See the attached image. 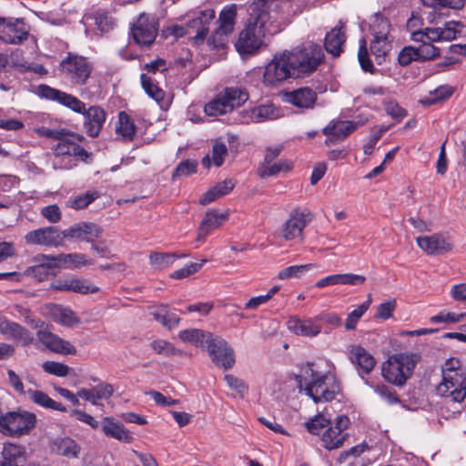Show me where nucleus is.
I'll return each instance as SVG.
<instances>
[{
    "label": "nucleus",
    "mask_w": 466,
    "mask_h": 466,
    "mask_svg": "<svg viewBox=\"0 0 466 466\" xmlns=\"http://www.w3.org/2000/svg\"><path fill=\"white\" fill-rule=\"evenodd\" d=\"M141 84L145 92L153 98L160 106L164 104L165 92L158 86H157L153 79L147 76L146 74H141Z\"/></svg>",
    "instance_id": "50"
},
{
    "label": "nucleus",
    "mask_w": 466,
    "mask_h": 466,
    "mask_svg": "<svg viewBox=\"0 0 466 466\" xmlns=\"http://www.w3.org/2000/svg\"><path fill=\"white\" fill-rule=\"evenodd\" d=\"M289 56L297 77L313 73L324 61L321 46L313 42L304 43L289 50Z\"/></svg>",
    "instance_id": "5"
},
{
    "label": "nucleus",
    "mask_w": 466,
    "mask_h": 466,
    "mask_svg": "<svg viewBox=\"0 0 466 466\" xmlns=\"http://www.w3.org/2000/svg\"><path fill=\"white\" fill-rule=\"evenodd\" d=\"M159 24L153 15L142 13L132 24L130 30L136 44L141 46H150L158 33Z\"/></svg>",
    "instance_id": "11"
},
{
    "label": "nucleus",
    "mask_w": 466,
    "mask_h": 466,
    "mask_svg": "<svg viewBox=\"0 0 466 466\" xmlns=\"http://www.w3.org/2000/svg\"><path fill=\"white\" fill-rule=\"evenodd\" d=\"M36 336L38 340L49 350L59 354H76V348L68 341L51 332L47 327L38 328Z\"/></svg>",
    "instance_id": "22"
},
{
    "label": "nucleus",
    "mask_w": 466,
    "mask_h": 466,
    "mask_svg": "<svg viewBox=\"0 0 466 466\" xmlns=\"http://www.w3.org/2000/svg\"><path fill=\"white\" fill-rule=\"evenodd\" d=\"M279 116L277 108L272 104H263L258 106L243 109L238 113V122L248 125L276 119Z\"/></svg>",
    "instance_id": "21"
},
{
    "label": "nucleus",
    "mask_w": 466,
    "mask_h": 466,
    "mask_svg": "<svg viewBox=\"0 0 466 466\" xmlns=\"http://www.w3.org/2000/svg\"><path fill=\"white\" fill-rule=\"evenodd\" d=\"M150 347L155 353L158 355H164L166 357L181 354L179 350H177L170 342L164 339L153 340L150 344Z\"/></svg>",
    "instance_id": "56"
},
{
    "label": "nucleus",
    "mask_w": 466,
    "mask_h": 466,
    "mask_svg": "<svg viewBox=\"0 0 466 466\" xmlns=\"http://www.w3.org/2000/svg\"><path fill=\"white\" fill-rule=\"evenodd\" d=\"M288 329L297 336L316 337L321 332V326L316 318L299 319L291 317L287 322Z\"/></svg>",
    "instance_id": "26"
},
{
    "label": "nucleus",
    "mask_w": 466,
    "mask_h": 466,
    "mask_svg": "<svg viewBox=\"0 0 466 466\" xmlns=\"http://www.w3.org/2000/svg\"><path fill=\"white\" fill-rule=\"evenodd\" d=\"M29 25L23 18L0 17V40L9 45H21L27 40Z\"/></svg>",
    "instance_id": "13"
},
{
    "label": "nucleus",
    "mask_w": 466,
    "mask_h": 466,
    "mask_svg": "<svg viewBox=\"0 0 466 466\" xmlns=\"http://www.w3.org/2000/svg\"><path fill=\"white\" fill-rule=\"evenodd\" d=\"M345 24L342 21L326 34L324 39L325 50L334 57L339 56L342 53L343 45L346 42V34L344 32Z\"/></svg>",
    "instance_id": "28"
},
{
    "label": "nucleus",
    "mask_w": 466,
    "mask_h": 466,
    "mask_svg": "<svg viewBox=\"0 0 466 466\" xmlns=\"http://www.w3.org/2000/svg\"><path fill=\"white\" fill-rule=\"evenodd\" d=\"M453 93V90L449 86H441L430 92L429 96L421 100V103L426 106L436 104L440 101L449 98Z\"/></svg>",
    "instance_id": "55"
},
{
    "label": "nucleus",
    "mask_w": 466,
    "mask_h": 466,
    "mask_svg": "<svg viewBox=\"0 0 466 466\" xmlns=\"http://www.w3.org/2000/svg\"><path fill=\"white\" fill-rule=\"evenodd\" d=\"M84 19L86 22H94L101 33L108 32L115 26V21L110 14L107 11L101 9L85 14Z\"/></svg>",
    "instance_id": "39"
},
{
    "label": "nucleus",
    "mask_w": 466,
    "mask_h": 466,
    "mask_svg": "<svg viewBox=\"0 0 466 466\" xmlns=\"http://www.w3.org/2000/svg\"><path fill=\"white\" fill-rule=\"evenodd\" d=\"M36 95L42 99L56 102L75 113L83 115L86 134L90 137L99 136L106 119V113L101 106H91L86 108V104L76 96L46 84L37 86Z\"/></svg>",
    "instance_id": "2"
},
{
    "label": "nucleus",
    "mask_w": 466,
    "mask_h": 466,
    "mask_svg": "<svg viewBox=\"0 0 466 466\" xmlns=\"http://www.w3.org/2000/svg\"><path fill=\"white\" fill-rule=\"evenodd\" d=\"M55 259L58 268L62 266L66 268H77L94 264L92 259L86 258V255L81 253L60 254L55 256Z\"/></svg>",
    "instance_id": "40"
},
{
    "label": "nucleus",
    "mask_w": 466,
    "mask_h": 466,
    "mask_svg": "<svg viewBox=\"0 0 466 466\" xmlns=\"http://www.w3.org/2000/svg\"><path fill=\"white\" fill-rule=\"evenodd\" d=\"M137 127L132 118L124 111L119 112L118 120L116 126V133L125 141H132L135 138Z\"/></svg>",
    "instance_id": "44"
},
{
    "label": "nucleus",
    "mask_w": 466,
    "mask_h": 466,
    "mask_svg": "<svg viewBox=\"0 0 466 466\" xmlns=\"http://www.w3.org/2000/svg\"><path fill=\"white\" fill-rule=\"evenodd\" d=\"M459 27H462L461 23L449 21L444 24L443 27H426L414 30L411 32L410 38L421 40L423 37H426L430 42L451 41L461 33Z\"/></svg>",
    "instance_id": "15"
},
{
    "label": "nucleus",
    "mask_w": 466,
    "mask_h": 466,
    "mask_svg": "<svg viewBox=\"0 0 466 466\" xmlns=\"http://www.w3.org/2000/svg\"><path fill=\"white\" fill-rule=\"evenodd\" d=\"M313 215L307 208H293L281 226L280 236L285 241L302 243L304 229L312 221Z\"/></svg>",
    "instance_id": "9"
},
{
    "label": "nucleus",
    "mask_w": 466,
    "mask_h": 466,
    "mask_svg": "<svg viewBox=\"0 0 466 466\" xmlns=\"http://www.w3.org/2000/svg\"><path fill=\"white\" fill-rule=\"evenodd\" d=\"M314 268L313 264H305V265H294L289 266L282 270H280L278 274V278L279 279H288L292 278H299L305 272Z\"/></svg>",
    "instance_id": "58"
},
{
    "label": "nucleus",
    "mask_w": 466,
    "mask_h": 466,
    "mask_svg": "<svg viewBox=\"0 0 466 466\" xmlns=\"http://www.w3.org/2000/svg\"><path fill=\"white\" fill-rule=\"evenodd\" d=\"M113 394V387L107 383H100L91 389H81L77 391V396L85 400L96 405L97 400H106Z\"/></svg>",
    "instance_id": "34"
},
{
    "label": "nucleus",
    "mask_w": 466,
    "mask_h": 466,
    "mask_svg": "<svg viewBox=\"0 0 466 466\" xmlns=\"http://www.w3.org/2000/svg\"><path fill=\"white\" fill-rule=\"evenodd\" d=\"M288 78H297L289 51L277 53L264 69L263 83L268 86H277Z\"/></svg>",
    "instance_id": "8"
},
{
    "label": "nucleus",
    "mask_w": 466,
    "mask_h": 466,
    "mask_svg": "<svg viewBox=\"0 0 466 466\" xmlns=\"http://www.w3.org/2000/svg\"><path fill=\"white\" fill-rule=\"evenodd\" d=\"M297 388L315 403L333 400L341 392L340 381L330 370H321L319 364L306 362L294 376Z\"/></svg>",
    "instance_id": "1"
},
{
    "label": "nucleus",
    "mask_w": 466,
    "mask_h": 466,
    "mask_svg": "<svg viewBox=\"0 0 466 466\" xmlns=\"http://www.w3.org/2000/svg\"><path fill=\"white\" fill-rule=\"evenodd\" d=\"M421 3L429 7H432V11L430 13H424L427 15L426 19L430 23H435L437 20V8L438 7H450L453 9H461L464 6L465 0H420Z\"/></svg>",
    "instance_id": "42"
},
{
    "label": "nucleus",
    "mask_w": 466,
    "mask_h": 466,
    "mask_svg": "<svg viewBox=\"0 0 466 466\" xmlns=\"http://www.w3.org/2000/svg\"><path fill=\"white\" fill-rule=\"evenodd\" d=\"M25 240L29 245H39L57 248L64 245V230L56 227H45L31 230L25 235Z\"/></svg>",
    "instance_id": "17"
},
{
    "label": "nucleus",
    "mask_w": 466,
    "mask_h": 466,
    "mask_svg": "<svg viewBox=\"0 0 466 466\" xmlns=\"http://www.w3.org/2000/svg\"><path fill=\"white\" fill-rule=\"evenodd\" d=\"M149 315L168 330L176 328L180 321L179 317L169 309L166 304L153 306L149 309Z\"/></svg>",
    "instance_id": "32"
},
{
    "label": "nucleus",
    "mask_w": 466,
    "mask_h": 466,
    "mask_svg": "<svg viewBox=\"0 0 466 466\" xmlns=\"http://www.w3.org/2000/svg\"><path fill=\"white\" fill-rule=\"evenodd\" d=\"M397 308V302L395 299H388L382 303H380L377 308V312L375 314L376 319H389L392 317L393 311Z\"/></svg>",
    "instance_id": "64"
},
{
    "label": "nucleus",
    "mask_w": 466,
    "mask_h": 466,
    "mask_svg": "<svg viewBox=\"0 0 466 466\" xmlns=\"http://www.w3.org/2000/svg\"><path fill=\"white\" fill-rule=\"evenodd\" d=\"M48 314L55 322H57L63 326L72 327L75 324L79 323V319L76 316L72 309L58 304L49 305Z\"/></svg>",
    "instance_id": "35"
},
{
    "label": "nucleus",
    "mask_w": 466,
    "mask_h": 466,
    "mask_svg": "<svg viewBox=\"0 0 466 466\" xmlns=\"http://www.w3.org/2000/svg\"><path fill=\"white\" fill-rule=\"evenodd\" d=\"M365 383L370 385L373 389L374 392L388 404L392 405L400 402V398L392 388L385 384L371 385L368 380H365Z\"/></svg>",
    "instance_id": "54"
},
{
    "label": "nucleus",
    "mask_w": 466,
    "mask_h": 466,
    "mask_svg": "<svg viewBox=\"0 0 466 466\" xmlns=\"http://www.w3.org/2000/svg\"><path fill=\"white\" fill-rule=\"evenodd\" d=\"M100 194L96 191H86L83 194L71 197L66 201V207L76 210L83 209L88 207L93 201L99 198Z\"/></svg>",
    "instance_id": "49"
},
{
    "label": "nucleus",
    "mask_w": 466,
    "mask_h": 466,
    "mask_svg": "<svg viewBox=\"0 0 466 466\" xmlns=\"http://www.w3.org/2000/svg\"><path fill=\"white\" fill-rule=\"evenodd\" d=\"M216 13L213 9L200 11L198 15L189 20L187 24V34L193 35L192 40L196 45L202 44L206 39L209 25L213 23Z\"/></svg>",
    "instance_id": "19"
},
{
    "label": "nucleus",
    "mask_w": 466,
    "mask_h": 466,
    "mask_svg": "<svg viewBox=\"0 0 466 466\" xmlns=\"http://www.w3.org/2000/svg\"><path fill=\"white\" fill-rule=\"evenodd\" d=\"M84 137L82 135L70 133L64 130L62 137L57 139V144L53 147L55 159L53 166L55 168H71L76 164L72 157H78L85 160L88 157V153L78 142H82Z\"/></svg>",
    "instance_id": "6"
},
{
    "label": "nucleus",
    "mask_w": 466,
    "mask_h": 466,
    "mask_svg": "<svg viewBox=\"0 0 466 466\" xmlns=\"http://www.w3.org/2000/svg\"><path fill=\"white\" fill-rule=\"evenodd\" d=\"M418 360L416 354H394L382 364V377L390 384L403 386L411 377Z\"/></svg>",
    "instance_id": "7"
},
{
    "label": "nucleus",
    "mask_w": 466,
    "mask_h": 466,
    "mask_svg": "<svg viewBox=\"0 0 466 466\" xmlns=\"http://www.w3.org/2000/svg\"><path fill=\"white\" fill-rule=\"evenodd\" d=\"M212 337L210 332L198 329H187L179 331L178 338L185 342H189L197 347L206 348L209 339Z\"/></svg>",
    "instance_id": "41"
},
{
    "label": "nucleus",
    "mask_w": 466,
    "mask_h": 466,
    "mask_svg": "<svg viewBox=\"0 0 466 466\" xmlns=\"http://www.w3.org/2000/svg\"><path fill=\"white\" fill-rule=\"evenodd\" d=\"M370 304V299L367 301L363 302L357 309L349 313L346 322L345 329L347 330H353L356 329V325L360 318L364 315V313L368 310Z\"/></svg>",
    "instance_id": "57"
},
{
    "label": "nucleus",
    "mask_w": 466,
    "mask_h": 466,
    "mask_svg": "<svg viewBox=\"0 0 466 466\" xmlns=\"http://www.w3.org/2000/svg\"><path fill=\"white\" fill-rule=\"evenodd\" d=\"M186 257L177 253L157 252L149 254L148 259L150 266L156 270H163L171 266L177 259Z\"/></svg>",
    "instance_id": "43"
},
{
    "label": "nucleus",
    "mask_w": 466,
    "mask_h": 466,
    "mask_svg": "<svg viewBox=\"0 0 466 466\" xmlns=\"http://www.w3.org/2000/svg\"><path fill=\"white\" fill-rule=\"evenodd\" d=\"M316 100L317 94L309 87H300L286 95V101L299 108H313Z\"/></svg>",
    "instance_id": "30"
},
{
    "label": "nucleus",
    "mask_w": 466,
    "mask_h": 466,
    "mask_svg": "<svg viewBox=\"0 0 466 466\" xmlns=\"http://www.w3.org/2000/svg\"><path fill=\"white\" fill-rule=\"evenodd\" d=\"M101 430L107 437L123 442H131L132 435L124 426L111 417H105L101 422Z\"/></svg>",
    "instance_id": "33"
},
{
    "label": "nucleus",
    "mask_w": 466,
    "mask_h": 466,
    "mask_svg": "<svg viewBox=\"0 0 466 466\" xmlns=\"http://www.w3.org/2000/svg\"><path fill=\"white\" fill-rule=\"evenodd\" d=\"M60 70L73 85H86L89 79L93 66L85 56L73 53H67V56L60 62Z\"/></svg>",
    "instance_id": "10"
},
{
    "label": "nucleus",
    "mask_w": 466,
    "mask_h": 466,
    "mask_svg": "<svg viewBox=\"0 0 466 466\" xmlns=\"http://www.w3.org/2000/svg\"><path fill=\"white\" fill-rule=\"evenodd\" d=\"M357 127L358 125L353 121L331 120L322 129V133L328 137L325 140V145L330 146L338 141L344 140Z\"/></svg>",
    "instance_id": "25"
},
{
    "label": "nucleus",
    "mask_w": 466,
    "mask_h": 466,
    "mask_svg": "<svg viewBox=\"0 0 466 466\" xmlns=\"http://www.w3.org/2000/svg\"><path fill=\"white\" fill-rule=\"evenodd\" d=\"M49 289L56 291L74 292L82 295L98 291V288L88 280L68 275L52 281Z\"/></svg>",
    "instance_id": "18"
},
{
    "label": "nucleus",
    "mask_w": 466,
    "mask_h": 466,
    "mask_svg": "<svg viewBox=\"0 0 466 466\" xmlns=\"http://www.w3.org/2000/svg\"><path fill=\"white\" fill-rule=\"evenodd\" d=\"M0 334L7 339H13L22 346H28L34 341V335L17 322L9 320L4 315H0Z\"/></svg>",
    "instance_id": "23"
},
{
    "label": "nucleus",
    "mask_w": 466,
    "mask_h": 466,
    "mask_svg": "<svg viewBox=\"0 0 466 466\" xmlns=\"http://www.w3.org/2000/svg\"><path fill=\"white\" fill-rule=\"evenodd\" d=\"M349 425L350 420L347 416L336 417L334 424H329L321 434L323 447L329 451L340 448L348 437V433L343 431Z\"/></svg>",
    "instance_id": "16"
},
{
    "label": "nucleus",
    "mask_w": 466,
    "mask_h": 466,
    "mask_svg": "<svg viewBox=\"0 0 466 466\" xmlns=\"http://www.w3.org/2000/svg\"><path fill=\"white\" fill-rule=\"evenodd\" d=\"M350 358L362 378H364V375H368L376 364L374 357L360 346H355L351 349Z\"/></svg>",
    "instance_id": "29"
},
{
    "label": "nucleus",
    "mask_w": 466,
    "mask_h": 466,
    "mask_svg": "<svg viewBox=\"0 0 466 466\" xmlns=\"http://www.w3.org/2000/svg\"><path fill=\"white\" fill-rule=\"evenodd\" d=\"M25 461V451L21 446L13 443L5 444L0 466H23Z\"/></svg>",
    "instance_id": "37"
},
{
    "label": "nucleus",
    "mask_w": 466,
    "mask_h": 466,
    "mask_svg": "<svg viewBox=\"0 0 466 466\" xmlns=\"http://www.w3.org/2000/svg\"><path fill=\"white\" fill-rule=\"evenodd\" d=\"M30 399L39 406L59 411H66V408L60 402L52 400L47 394L40 390H28Z\"/></svg>",
    "instance_id": "46"
},
{
    "label": "nucleus",
    "mask_w": 466,
    "mask_h": 466,
    "mask_svg": "<svg viewBox=\"0 0 466 466\" xmlns=\"http://www.w3.org/2000/svg\"><path fill=\"white\" fill-rule=\"evenodd\" d=\"M0 432L9 436H20L28 433L35 426V414L28 411H11L4 415Z\"/></svg>",
    "instance_id": "12"
},
{
    "label": "nucleus",
    "mask_w": 466,
    "mask_h": 466,
    "mask_svg": "<svg viewBox=\"0 0 466 466\" xmlns=\"http://www.w3.org/2000/svg\"><path fill=\"white\" fill-rule=\"evenodd\" d=\"M358 59H359V62H360V65L361 68L365 72H370V73L373 72L374 66H373L371 60L370 59L369 52H368V49H367V42H366L365 38H361L360 40V46H359V51H358Z\"/></svg>",
    "instance_id": "60"
},
{
    "label": "nucleus",
    "mask_w": 466,
    "mask_h": 466,
    "mask_svg": "<svg viewBox=\"0 0 466 466\" xmlns=\"http://www.w3.org/2000/svg\"><path fill=\"white\" fill-rule=\"evenodd\" d=\"M80 449L76 441L70 438H64L57 443V452L63 456L76 457Z\"/></svg>",
    "instance_id": "59"
},
{
    "label": "nucleus",
    "mask_w": 466,
    "mask_h": 466,
    "mask_svg": "<svg viewBox=\"0 0 466 466\" xmlns=\"http://www.w3.org/2000/svg\"><path fill=\"white\" fill-rule=\"evenodd\" d=\"M224 380L228 388L236 391L240 397H244L248 393V386L242 379L232 374H227Z\"/></svg>",
    "instance_id": "61"
},
{
    "label": "nucleus",
    "mask_w": 466,
    "mask_h": 466,
    "mask_svg": "<svg viewBox=\"0 0 466 466\" xmlns=\"http://www.w3.org/2000/svg\"><path fill=\"white\" fill-rule=\"evenodd\" d=\"M390 29V21L380 13H376L370 22V30L374 37L388 36Z\"/></svg>",
    "instance_id": "53"
},
{
    "label": "nucleus",
    "mask_w": 466,
    "mask_h": 466,
    "mask_svg": "<svg viewBox=\"0 0 466 466\" xmlns=\"http://www.w3.org/2000/svg\"><path fill=\"white\" fill-rule=\"evenodd\" d=\"M276 19L270 12L261 8L259 2L253 1L245 27L240 31L235 44L237 51L242 56L258 53L264 45L268 27Z\"/></svg>",
    "instance_id": "3"
},
{
    "label": "nucleus",
    "mask_w": 466,
    "mask_h": 466,
    "mask_svg": "<svg viewBox=\"0 0 466 466\" xmlns=\"http://www.w3.org/2000/svg\"><path fill=\"white\" fill-rule=\"evenodd\" d=\"M237 16V5H230L225 6L218 17V26L216 28V35H227L234 30Z\"/></svg>",
    "instance_id": "36"
},
{
    "label": "nucleus",
    "mask_w": 466,
    "mask_h": 466,
    "mask_svg": "<svg viewBox=\"0 0 466 466\" xmlns=\"http://www.w3.org/2000/svg\"><path fill=\"white\" fill-rule=\"evenodd\" d=\"M391 49V44L388 36H376L370 43V52L375 56L378 64H381Z\"/></svg>",
    "instance_id": "47"
},
{
    "label": "nucleus",
    "mask_w": 466,
    "mask_h": 466,
    "mask_svg": "<svg viewBox=\"0 0 466 466\" xmlns=\"http://www.w3.org/2000/svg\"><path fill=\"white\" fill-rule=\"evenodd\" d=\"M292 168V163L288 160H279L277 163L263 164L258 168V174L262 178L272 177L282 171Z\"/></svg>",
    "instance_id": "52"
},
{
    "label": "nucleus",
    "mask_w": 466,
    "mask_h": 466,
    "mask_svg": "<svg viewBox=\"0 0 466 466\" xmlns=\"http://www.w3.org/2000/svg\"><path fill=\"white\" fill-rule=\"evenodd\" d=\"M42 368L45 372L57 377H66L69 373V367L61 362L48 360L43 363Z\"/></svg>",
    "instance_id": "63"
},
{
    "label": "nucleus",
    "mask_w": 466,
    "mask_h": 466,
    "mask_svg": "<svg viewBox=\"0 0 466 466\" xmlns=\"http://www.w3.org/2000/svg\"><path fill=\"white\" fill-rule=\"evenodd\" d=\"M204 111L208 116H216L231 112V109L222 93L220 92L215 99L205 106Z\"/></svg>",
    "instance_id": "51"
},
{
    "label": "nucleus",
    "mask_w": 466,
    "mask_h": 466,
    "mask_svg": "<svg viewBox=\"0 0 466 466\" xmlns=\"http://www.w3.org/2000/svg\"><path fill=\"white\" fill-rule=\"evenodd\" d=\"M234 187L235 183L230 178L218 182L199 198V204L206 206L220 197L228 195Z\"/></svg>",
    "instance_id": "38"
},
{
    "label": "nucleus",
    "mask_w": 466,
    "mask_h": 466,
    "mask_svg": "<svg viewBox=\"0 0 466 466\" xmlns=\"http://www.w3.org/2000/svg\"><path fill=\"white\" fill-rule=\"evenodd\" d=\"M206 349L212 361L223 370H229L235 364V352L229 344L220 337L209 339Z\"/></svg>",
    "instance_id": "14"
},
{
    "label": "nucleus",
    "mask_w": 466,
    "mask_h": 466,
    "mask_svg": "<svg viewBox=\"0 0 466 466\" xmlns=\"http://www.w3.org/2000/svg\"><path fill=\"white\" fill-rule=\"evenodd\" d=\"M465 316L466 313L457 314L454 312L442 310L437 315L431 317L430 321L431 323H457L461 321Z\"/></svg>",
    "instance_id": "62"
},
{
    "label": "nucleus",
    "mask_w": 466,
    "mask_h": 466,
    "mask_svg": "<svg viewBox=\"0 0 466 466\" xmlns=\"http://www.w3.org/2000/svg\"><path fill=\"white\" fill-rule=\"evenodd\" d=\"M413 42L420 43L416 48L418 53L419 61L433 60L440 56V49L432 45L433 42H430L428 38H422L421 40L411 39Z\"/></svg>",
    "instance_id": "48"
},
{
    "label": "nucleus",
    "mask_w": 466,
    "mask_h": 466,
    "mask_svg": "<svg viewBox=\"0 0 466 466\" xmlns=\"http://www.w3.org/2000/svg\"><path fill=\"white\" fill-rule=\"evenodd\" d=\"M102 234V228L92 222H81L64 230V238L93 243Z\"/></svg>",
    "instance_id": "24"
},
{
    "label": "nucleus",
    "mask_w": 466,
    "mask_h": 466,
    "mask_svg": "<svg viewBox=\"0 0 466 466\" xmlns=\"http://www.w3.org/2000/svg\"><path fill=\"white\" fill-rule=\"evenodd\" d=\"M416 243L429 256L443 255L453 248L450 238L442 233L418 237Z\"/></svg>",
    "instance_id": "20"
},
{
    "label": "nucleus",
    "mask_w": 466,
    "mask_h": 466,
    "mask_svg": "<svg viewBox=\"0 0 466 466\" xmlns=\"http://www.w3.org/2000/svg\"><path fill=\"white\" fill-rule=\"evenodd\" d=\"M228 218L227 213H218L215 209L208 210L202 219L198 233V241H202L214 229L219 228Z\"/></svg>",
    "instance_id": "31"
},
{
    "label": "nucleus",
    "mask_w": 466,
    "mask_h": 466,
    "mask_svg": "<svg viewBox=\"0 0 466 466\" xmlns=\"http://www.w3.org/2000/svg\"><path fill=\"white\" fill-rule=\"evenodd\" d=\"M36 265L28 267L25 270L27 276H31L38 281H43L49 275H55V270L58 268L55 256L39 255L35 258Z\"/></svg>",
    "instance_id": "27"
},
{
    "label": "nucleus",
    "mask_w": 466,
    "mask_h": 466,
    "mask_svg": "<svg viewBox=\"0 0 466 466\" xmlns=\"http://www.w3.org/2000/svg\"><path fill=\"white\" fill-rule=\"evenodd\" d=\"M436 393L450 405L451 413L460 414L465 407L466 370L461 369L457 359L448 360L442 368V380L436 387Z\"/></svg>",
    "instance_id": "4"
},
{
    "label": "nucleus",
    "mask_w": 466,
    "mask_h": 466,
    "mask_svg": "<svg viewBox=\"0 0 466 466\" xmlns=\"http://www.w3.org/2000/svg\"><path fill=\"white\" fill-rule=\"evenodd\" d=\"M223 96L230 106L231 111L235 107H239L248 100V93L238 87H226L221 91Z\"/></svg>",
    "instance_id": "45"
}]
</instances>
